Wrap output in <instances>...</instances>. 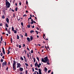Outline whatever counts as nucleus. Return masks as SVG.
Here are the masks:
<instances>
[{
	"mask_svg": "<svg viewBox=\"0 0 74 74\" xmlns=\"http://www.w3.org/2000/svg\"><path fill=\"white\" fill-rule=\"evenodd\" d=\"M41 61L45 63L47 62L46 63L48 65L50 64L49 63V60L48 59V57L47 56L44 58V59L43 58H42L41 59Z\"/></svg>",
	"mask_w": 74,
	"mask_h": 74,
	"instance_id": "1",
	"label": "nucleus"
},
{
	"mask_svg": "<svg viewBox=\"0 0 74 74\" xmlns=\"http://www.w3.org/2000/svg\"><path fill=\"white\" fill-rule=\"evenodd\" d=\"M8 0H5V5L6 6H7V8H9L10 7V5H11V4L9 3V2L8 1H7Z\"/></svg>",
	"mask_w": 74,
	"mask_h": 74,
	"instance_id": "2",
	"label": "nucleus"
},
{
	"mask_svg": "<svg viewBox=\"0 0 74 74\" xmlns=\"http://www.w3.org/2000/svg\"><path fill=\"white\" fill-rule=\"evenodd\" d=\"M38 70L39 74H42L41 69H39ZM34 73H37V74H38V72L37 71H35Z\"/></svg>",
	"mask_w": 74,
	"mask_h": 74,
	"instance_id": "3",
	"label": "nucleus"
},
{
	"mask_svg": "<svg viewBox=\"0 0 74 74\" xmlns=\"http://www.w3.org/2000/svg\"><path fill=\"white\" fill-rule=\"evenodd\" d=\"M7 64V62L6 61H5V62H3L2 63V67H4L5 65L6 66V65Z\"/></svg>",
	"mask_w": 74,
	"mask_h": 74,
	"instance_id": "4",
	"label": "nucleus"
},
{
	"mask_svg": "<svg viewBox=\"0 0 74 74\" xmlns=\"http://www.w3.org/2000/svg\"><path fill=\"white\" fill-rule=\"evenodd\" d=\"M17 68H18V67H21V64L20 63H17Z\"/></svg>",
	"mask_w": 74,
	"mask_h": 74,
	"instance_id": "5",
	"label": "nucleus"
},
{
	"mask_svg": "<svg viewBox=\"0 0 74 74\" xmlns=\"http://www.w3.org/2000/svg\"><path fill=\"white\" fill-rule=\"evenodd\" d=\"M0 39H1V40L0 41V45H1V43H2V41H3V36H1V37Z\"/></svg>",
	"mask_w": 74,
	"mask_h": 74,
	"instance_id": "6",
	"label": "nucleus"
},
{
	"mask_svg": "<svg viewBox=\"0 0 74 74\" xmlns=\"http://www.w3.org/2000/svg\"><path fill=\"white\" fill-rule=\"evenodd\" d=\"M13 66H16V62L15 61V60H14V61H13Z\"/></svg>",
	"mask_w": 74,
	"mask_h": 74,
	"instance_id": "7",
	"label": "nucleus"
},
{
	"mask_svg": "<svg viewBox=\"0 0 74 74\" xmlns=\"http://www.w3.org/2000/svg\"><path fill=\"white\" fill-rule=\"evenodd\" d=\"M2 49L3 53V55H5V50H4V49L3 47H2Z\"/></svg>",
	"mask_w": 74,
	"mask_h": 74,
	"instance_id": "8",
	"label": "nucleus"
},
{
	"mask_svg": "<svg viewBox=\"0 0 74 74\" xmlns=\"http://www.w3.org/2000/svg\"><path fill=\"white\" fill-rule=\"evenodd\" d=\"M23 68L21 67L19 68V71H20L21 72L22 71H23Z\"/></svg>",
	"mask_w": 74,
	"mask_h": 74,
	"instance_id": "9",
	"label": "nucleus"
},
{
	"mask_svg": "<svg viewBox=\"0 0 74 74\" xmlns=\"http://www.w3.org/2000/svg\"><path fill=\"white\" fill-rule=\"evenodd\" d=\"M6 21L8 23H9V19L8 18H7L6 19Z\"/></svg>",
	"mask_w": 74,
	"mask_h": 74,
	"instance_id": "10",
	"label": "nucleus"
},
{
	"mask_svg": "<svg viewBox=\"0 0 74 74\" xmlns=\"http://www.w3.org/2000/svg\"><path fill=\"white\" fill-rule=\"evenodd\" d=\"M16 66H13V70L15 71V70H16Z\"/></svg>",
	"mask_w": 74,
	"mask_h": 74,
	"instance_id": "11",
	"label": "nucleus"
},
{
	"mask_svg": "<svg viewBox=\"0 0 74 74\" xmlns=\"http://www.w3.org/2000/svg\"><path fill=\"white\" fill-rule=\"evenodd\" d=\"M36 64H37V66L38 67V68H40V66L38 65V63H37V62H36Z\"/></svg>",
	"mask_w": 74,
	"mask_h": 74,
	"instance_id": "12",
	"label": "nucleus"
},
{
	"mask_svg": "<svg viewBox=\"0 0 74 74\" xmlns=\"http://www.w3.org/2000/svg\"><path fill=\"white\" fill-rule=\"evenodd\" d=\"M32 22L30 23L31 24H33V22L34 21V20H33V19H31Z\"/></svg>",
	"mask_w": 74,
	"mask_h": 74,
	"instance_id": "13",
	"label": "nucleus"
},
{
	"mask_svg": "<svg viewBox=\"0 0 74 74\" xmlns=\"http://www.w3.org/2000/svg\"><path fill=\"white\" fill-rule=\"evenodd\" d=\"M7 32H8V33L9 34H11V32H10V30L8 29L7 30Z\"/></svg>",
	"mask_w": 74,
	"mask_h": 74,
	"instance_id": "14",
	"label": "nucleus"
},
{
	"mask_svg": "<svg viewBox=\"0 0 74 74\" xmlns=\"http://www.w3.org/2000/svg\"><path fill=\"white\" fill-rule=\"evenodd\" d=\"M30 41H32V40H33V37H32V36H30Z\"/></svg>",
	"mask_w": 74,
	"mask_h": 74,
	"instance_id": "15",
	"label": "nucleus"
},
{
	"mask_svg": "<svg viewBox=\"0 0 74 74\" xmlns=\"http://www.w3.org/2000/svg\"><path fill=\"white\" fill-rule=\"evenodd\" d=\"M27 39L29 42H30V38L27 37Z\"/></svg>",
	"mask_w": 74,
	"mask_h": 74,
	"instance_id": "16",
	"label": "nucleus"
},
{
	"mask_svg": "<svg viewBox=\"0 0 74 74\" xmlns=\"http://www.w3.org/2000/svg\"><path fill=\"white\" fill-rule=\"evenodd\" d=\"M8 52L7 53L8 55H9V54L10 53V50H8Z\"/></svg>",
	"mask_w": 74,
	"mask_h": 74,
	"instance_id": "17",
	"label": "nucleus"
},
{
	"mask_svg": "<svg viewBox=\"0 0 74 74\" xmlns=\"http://www.w3.org/2000/svg\"><path fill=\"white\" fill-rule=\"evenodd\" d=\"M17 39H18V40L19 39V36L18 35H17Z\"/></svg>",
	"mask_w": 74,
	"mask_h": 74,
	"instance_id": "18",
	"label": "nucleus"
},
{
	"mask_svg": "<svg viewBox=\"0 0 74 74\" xmlns=\"http://www.w3.org/2000/svg\"><path fill=\"white\" fill-rule=\"evenodd\" d=\"M33 32H34V31L33 30H32L30 31V33L31 34Z\"/></svg>",
	"mask_w": 74,
	"mask_h": 74,
	"instance_id": "19",
	"label": "nucleus"
},
{
	"mask_svg": "<svg viewBox=\"0 0 74 74\" xmlns=\"http://www.w3.org/2000/svg\"><path fill=\"white\" fill-rule=\"evenodd\" d=\"M14 27H12V31H13V32H14Z\"/></svg>",
	"mask_w": 74,
	"mask_h": 74,
	"instance_id": "20",
	"label": "nucleus"
},
{
	"mask_svg": "<svg viewBox=\"0 0 74 74\" xmlns=\"http://www.w3.org/2000/svg\"><path fill=\"white\" fill-rule=\"evenodd\" d=\"M14 33L15 34L16 33H17V31H16V30H14Z\"/></svg>",
	"mask_w": 74,
	"mask_h": 74,
	"instance_id": "21",
	"label": "nucleus"
},
{
	"mask_svg": "<svg viewBox=\"0 0 74 74\" xmlns=\"http://www.w3.org/2000/svg\"><path fill=\"white\" fill-rule=\"evenodd\" d=\"M28 28H30V24H29L28 25H27Z\"/></svg>",
	"mask_w": 74,
	"mask_h": 74,
	"instance_id": "22",
	"label": "nucleus"
},
{
	"mask_svg": "<svg viewBox=\"0 0 74 74\" xmlns=\"http://www.w3.org/2000/svg\"><path fill=\"white\" fill-rule=\"evenodd\" d=\"M1 18H2V19H4V18H5V17L3 15L2 16Z\"/></svg>",
	"mask_w": 74,
	"mask_h": 74,
	"instance_id": "23",
	"label": "nucleus"
},
{
	"mask_svg": "<svg viewBox=\"0 0 74 74\" xmlns=\"http://www.w3.org/2000/svg\"><path fill=\"white\" fill-rule=\"evenodd\" d=\"M5 26L7 27H8V24L6 23L5 24Z\"/></svg>",
	"mask_w": 74,
	"mask_h": 74,
	"instance_id": "24",
	"label": "nucleus"
},
{
	"mask_svg": "<svg viewBox=\"0 0 74 74\" xmlns=\"http://www.w3.org/2000/svg\"><path fill=\"white\" fill-rule=\"evenodd\" d=\"M15 10L16 11H18V8L17 7L15 8Z\"/></svg>",
	"mask_w": 74,
	"mask_h": 74,
	"instance_id": "25",
	"label": "nucleus"
},
{
	"mask_svg": "<svg viewBox=\"0 0 74 74\" xmlns=\"http://www.w3.org/2000/svg\"><path fill=\"white\" fill-rule=\"evenodd\" d=\"M20 58H21V60H23V58H22V56H21L20 57Z\"/></svg>",
	"mask_w": 74,
	"mask_h": 74,
	"instance_id": "26",
	"label": "nucleus"
},
{
	"mask_svg": "<svg viewBox=\"0 0 74 74\" xmlns=\"http://www.w3.org/2000/svg\"><path fill=\"white\" fill-rule=\"evenodd\" d=\"M48 70V69H47V68H45V70L44 71H47Z\"/></svg>",
	"mask_w": 74,
	"mask_h": 74,
	"instance_id": "27",
	"label": "nucleus"
},
{
	"mask_svg": "<svg viewBox=\"0 0 74 74\" xmlns=\"http://www.w3.org/2000/svg\"><path fill=\"white\" fill-rule=\"evenodd\" d=\"M25 65H26V66H28V64H27V63H25Z\"/></svg>",
	"mask_w": 74,
	"mask_h": 74,
	"instance_id": "28",
	"label": "nucleus"
},
{
	"mask_svg": "<svg viewBox=\"0 0 74 74\" xmlns=\"http://www.w3.org/2000/svg\"><path fill=\"white\" fill-rule=\"evenodd\" d=\"M36 63L35 64V66L36 67V68H37V64H36Z\"/></svg>",
	"mask_w": 74,
	"mask_h": 74,
	"instance_id": "29",
	"label": "nucleus"
},
{
	"mask_svg": "<svg viewBox=\"0 0 74 74\" xmlns=\"http://www.w3.org/2000/svg\"><path fill=\"white\" fill-rule=\"evenodd\" d=\"M1 56H3V53H1L0 54Z\"/></svg>",
	"mask_w": 74,
	"mask_h": 74,
	"instance_id": "30",
	"label": "nucleus"
},
{
	"mask_svg": "<svg viewBox=\"0 0 74 74\" xmlns=\"http://www.w3.org/2000/svg\"><path fill=\"white\" fill-rule=\"evenodd\" d=\"M36 59L38 60V61H39V58H38V57H37Z\"/></svg>",
	"mask_w": 74,
	"mask_h": 74,
	"instance_id": "31",
	"label": "nucleus"
},
{
	"mask_svg": "<svg viewBox=\"0 0 74 74\" xmlns=\"http://www.w3.org/2000/svg\"><path fill=\"white\" fill-rule=\"evenodd\" d=\"M33 59H34V62H36V59H35V58H33Z\"/></svg>",
	"mask_w": 74,
	"mask_h": 74,
	"instance_id": "32",
	"label": "nucleus"
},
{
	"mask_svg": "<svg viewBox=\"0 0 74 74\" xmlns=\"http://www.w3.org/2000/svg\"><path fill=\"white\" fill-rule=\"evenodd\" d=\"M21 26H23V23L22 22H21Z\"/></svg>",
	"mask_w": 74,
	"mask_h": 74,
	"instance_id": "33",
	"label": "nucleus"
},
{
	"mask_svg": "<svg viewBox=\"0 0 74 74\" xmlns=\"http://www.w3.org/2000/svg\"><path fill=\"white\" fill-rule=\"evenodd\" d=\"M35 32H36V33L37 34H38V31H35Z\"/></svg>",
	"mask_w": 74,
	"mask_h": 74,
	"instance_id": "34",
	"label": "nucleus"
},
{
	"mask_svg": "<svg viewBox=\"0 0 74 74\" xmlns=\"http://www.w3.org/2000/svg\"><path fill=\"white\" fill-rule=\"evenodd\" d=\"M51 71V70H49L48 71V73H50V72Z\"/></svg>",
	"mask_w": 74,
	"mask_h": 74,
	"instance_id": "35",
	"label": "nucleus"
},
{
	"mask_svg": "<svg viewBox=\"0 0 74 74\" xmlns=\"http://www.w3.org/2000/svg\"><path fill=\"white\" fill-rule=\"evenodd\" d=\"M18 47H19V48H21V45H19Z\"/></svg>",
	"mask_w": 74,
	"mask_h": 74,
	"instance_id": "36",
	"label": "nucleus"
},
{
	"mask_svg": "<svg viewBox=\"0 0 74 74\" xmlns=\"http://www.w3.org/2000/svg\"><path fill=\"white\" fill-rule=\"evenodd\" d=\"M25 36H27V33H25Z\"/></svg>",
	"mask_w": 74,
	"mask_h": 74,
	"instance_id": "37",
	"label": "nucleus"
},
{
	"mask_svg": "<svg viewBox=\"0 0 74 74\" xmlns=\"http://www.w3.org/2000/svg\"><path fill=\"white\" fill-rule=\"evenodd\" d=\"M27 16V15H26V14H25L23 15V17H25V16Z\"/></svg>",
	"mask_w": 74,
	"mask_h": 74,
	"instance_id": "38",
	"label": "nucleus"
},
{
	"mask_svg": "<svg viewBox=\"0 0 74 74\" xmlns=\"http://www.w3.org/2000/svg\"><path fill=\"white\" fill-rule=\"evenodd\" d=\"M3 59H1V62H3Z\"/></svg>",
	"mask_w": 74,
	"mask_h": 74,
	"instance_id": "39",
	"label": "nucleus"
},
{
	"mask_svg": "<svg viewBox=\"0 0 74 74\" xmlns=\"http://www.w3.org/2000/svg\"><path fill=\"white\" fill-rule=\"evenodd\" d=\"M32 71H34V68H32Z\"/></svg>",
	"mask_w": 74,
	"mask_h": 74,
	"instance_id": "40",
	"label": "nucleus"
},
{
	"mask_svg": "<svg viewBox=\"0 0 74 74\" xmlns=\"http://www.w3.org/2000/svg\"><path fill=\"white\" fill-rule=\"evenodd\" d=\"M25 73L26 74H27V71L26 70V71H25Z\"/></svg>",
	"mask_w": 74,
	"mask_h": 74,
	"instance_id": "41",
	"label": "nucleus"
},
{
	"mask_svg": "<svg viewBox=\"0 0 74 74\" xmlns=\"http://www.w3.org/2000/svg\"><path fill=\"white\" fill-rule=\"evenodd\" d=\"M27 50H28V51H30V49H29L28 48V47H27Z\"/></svg>",
	"mask_w": 74,
	"mask_h": 74,
	"instance_id": "42",
	"label": "nucleus"
},
{
	"mask_svg": "<svg viewBox=\"0 0 74 74\" xmlns=\"http://www.w3.org/2000/svg\"><path fill=\"white\" fill-rule=\"evenodd\" d=\"M27 56L28 58H29V54L28 53H27Z\"/></svg>",
	"mask_w": 74,
	"mask_h": 74,
	"instance_id": "43",
	"label": "nucleus"
},
{
	"mask_svg": "<svg viewBox=\"0 0 74 74\" xmlns=\"http://www.w3.org/2000/svg\"><path fill=\"white\" fill-rule=\"evenodd\" d=\"M31 53H33V50H31Z\"/></svg>",
	"mask_w": 74,
	"mask_h": 74,
	"instance_id": "44",
	"label": "nucleus"
},
{
	"mask_svg": "<svg viewBox=\"0 0 74 74\" xmlns=\"http://www.w3.org/2000/svg\"><path fill=\"white\" fill-rule=\"evenodd\" d=\"M26 47V46H25V44H23V47Z\"/></svg>",
	"mask_w": 74,
	"mask_h": 74,
	"instance_id": "45",
	"label": "nucleus"
},
{
	"mask_svg": "<svg viewBox=\"0 0 74 74\" xmlns=\"http://www.w3.org/2000/svg\"><path fill=\"white\" fill-rule=\"evenodd\" d=\"M25 62H26V63H27V60H26V59H25Z\"/></svg>",
	"mask_w": 74,
	"mask_h": 74,
	"instance_id": "46",
	"label": "nucleus"
},
{
	"mask_svg": "<svg viewBox=\"0 0 74 74\" xmlns=\"http://www.w3.org/2000/svg\"><path fill=\"white\" fill-rule=\"evenodd\" d=\"M5 30L6 31H7V28L5 27Z\"/></svg>",
	"mask_w": 74,
	"mask_h": 74,
	"instance_id": "47",
	"label": "nucleus"
},
{
	"mask_svg": "<svg viewBox=\"0 0 74 74\" xmlns=\"http://www.w3.org/2000/svg\"><path fill=\"white\" fill-rule=\"evenodd\" d=\"M32 28H34V26L33 25V26H32Z\"/></svg>",
	"mask_w": 74,
	"mask_h": 74,
	"instance_id": "48",
	"label": "nucleus"
},
{
	"mask_svg": "<svg viewBox=\"0 0 74 74\" xmlns=\"http://www.w3.org/2000/svg\"><path fill=\"white\" fill-rule=\"evenodd\" d=\"M2 59H4V56H2Z\"/></svg>",
	"mask_w": 74,
	"mask_h": 74,
	"instance_id": "49",
	"label": "nucleus"
},
{
	"mask_svg": "<svg viewBox=\"0 0 74 74\" xmlns=\"http://www.w3.org/2000/svg\"><path fill=\"white\" fill-rule=\"evenodd\" d=\"M23 58H24V59H26V57H25V56H23Z\"/></svg>",
	"mask_w": 74,
	"mask_h": 74,
	"instance_id": "50",
	"label": "nucleus"
},
{
	"mask_svg": "<svg viewBox=\"0 0 74 74\" xmlns=\"http://www.w3.org/2000/svg\"><path fill=\"white\" fill-rule=\"evenodd\" d=\"M2 26V23H0V26Z\"/></svg>",
	"mask_w": 74,
	"mask_h": 74,
	"instance_id": "51",
	"label": "nucleus"
},
{
	"mask_svg": "<svg viewBox=\"0 0 74 74\" xmlns=\"http://www.w3.org/2000/svg\"><path fill=\"white\" fill-rule=\"evenodd\" d=\"M28 3V2H27V1H26V4H27Z\"/></svg>",
	"mask_w": 74,
	"mask_h": 74,
	"instance_id": "52",
	"label": "nucleus"
},
{
	"mask_svg": "<svg viewBox=\"0 0 74 74\" xmlns=\"http://www.w3.org/2000/svg\"><path fill=\"white\" fill-rule=\"evenodd\" d=\"M12 11V12H14V10H12V9L11 10Z\"/></svg>",
	"mask_w": 74,
	"mask_h": 74,
	"instance_id": "53",
	"label": "nucleus"
},
{
	"mask_svg": "<svg viewBox=\"0 0 74 74\" xmlns=\"http://www.w3.org/2000/svg\"><path fill=\"white\" fill-rule=\"evenodd\" d=\"M19 4L20 5H21V2H20L19 3Z\"/></svg>",
	"mask_w": 74,
	"mask_h": 74,
	"instance_id": "54",
	"label": "nucleus"
},
{
	"mask_svg": "<svg viewBox=\"0 0 74 74\" xmlns=\"http://www.w3.org/2000/svg\"><path fill=\"white\" fill-rule=\"evenodd\" d=\"M31 16H30V17H29V19H31L32 20V17H31Z\"/></svg>",
	"mask_w": 74,
	"mask_h": 74,
	"instance_id": "55",
	"label": "nucleus"
},
{
	"mask_svg": "<svg viewBox=\"0 0 74 74\" xmlns=\"http://www.w3.org/2000/svg\"><path fill=\"white\" fill-rule=\"evenodd\" d=\"M4 43H5V45H6V42H5Z\"/></svg>",
	"mask_w": 74,
	"mask_h": 74,
	"instance_id": "56",
	"label": "nucleus"
},
{
	"mask_svg": "<svg viewBox=\"0 0 74 74\" xmlns=\"http://www.w3.org/2000/svg\"><path fill=\"white\" fill-rule=\"evenodd\" d=\"M10 39H11V40H10L11 41H12V38H10Z\"/></svg>",
	"mask_w": 74,
	"mask_h": 74,
	"instance_id": "57",
	"label": "nucleus"
},
{
	"mask_svg": "<svg viewBox=\"0 0 74 74\" xmlns=\"http://www.w3.org/2000/svg\"><path fill=\"white\" fill-rule=\"evenodd\" d=\"M8 67H7L6 69V70H8Z\"/></svg>",
	"mask_w": 74,
	"mask_h": 74,
	"instance_id": "58",
	"label": "nucleus"
},
{
	"mask_svg": "<svg viewBox=\"0 0 74 74\" xmlns=\"http://www.w3.org/2000/svg\"><path fill=\"white\" fill-rule=\"evenodd\" d=\"M35 69L36 70H38V69H37V68H35Z\"/></svg>",
	"mask_w": 74,
	"mask_h": 74,
	"instance_id": "59",
	"label": "nucleus"
},
{
	"mask_svg": "<svg viewBox=\"0 0 74 74\" xmlns=\"http://www.w3.org/2000/svg\"><path fill=\"white\" fill-rule=\"evenodd\" d=\"M17 3H15V5H16V6H17Z\"/></svg>",
	"mask_w": 74,
	"mask_h": 74,
	"instance_id": "60",
	"label": "nucleus"
},
{
	"mask_svg": "<svg viewBox=\"0 0 74 74\" xmlns=\"http://www.w3.org/2000/svg\"><path fill=\"white\" fill-rule=\"evenodd\" d=\"M39 65L40 66H41V63H39Z\"/></svg>",
	"mask_w": 74,
	"mask_h": 74,
	"instance_id": "61",
	"label": "nucleus"
},
{
	"mask_svg": "<svg viewBox=\"0 0 74 74\" xmlns=\"http://www.w3.org/2000/svg\"><path fill=\"white\" fill-rule=\"evenodd\" d=\"M33 23H36V21H34V22H33Z\"/></svg>",
	"mask_w": 74,
	"mask_h": 74,
	"instance_id": "62",
	"label": "nucleus"
},
{
	"mask_svg": "<svg viewBox=\"0 0 74 74\" xmlns=\"http://www.w3.org/2000/svg\"><path fill=\"white\" fill-rule=\"evenodd\" d=\"M23 74V72H21L20 73V74Z\"/></svg>",
	"mask_w": 74,
	"mask_h": 74,
	"instance_id": "63",
	"label": "nucleus"
},
{
	"mask_svg": "<svg viewBox=\"0 0 74 74\" xmlns=\"http://www.w3.org/2000/svg\"><path fill=\"white\" fill-rule=\"evenodd\" d=\"M37 38H38L39 37V36H38V35H37Z\"/></svg>",
	"mask_w": 74,
	"mask_h": 74,
	"instance_id": "64",
	"label": "nucleus"
}]
</instances>
